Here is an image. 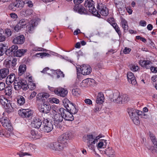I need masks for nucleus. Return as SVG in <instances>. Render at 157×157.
<instances>
[{
	"mask_svg": "<svg viewBox=\"0 0 157 157\" xmlns=\"http://www.w3.org/2000/svg\"><path fill=\"white\" fill-rule=\"evenodd\" d=\"M17 155H18L20 157H23L24 156L28 155H31L29 154V153L27 152H20L19 153H17Z\"/></svg>",
	"mask_w": 157,
	"mask_h": 157,
	"instance_id": "8fccbe9b",
	"label": "nucleus"
},
{
	"mask_svg": "<svg viewBox=\"0 0 157 157\" xmlns=\"http://www.w3.org/2000/svg\"><path fill=\"white\" fill-rule=\"evenodd\" d=\"M5 90L6 92V94L9 95L10 94H11L12 90H11V88L10 87H6L5 88Z\"/></svg>",
	"mask_w": 157,
	"mask_h": 157,
	"instance_id": "864d4df0",
	"label": "nucleus"
},
{
	"mask_svg": "<svg viewBox=\"0 0 157 157\" xmlns=\"http://www.w3.org/2000/svg\"><path fill=\"white\" fill-rule=\"evenodd\" d=\"M35 27V22L33 23L32 22V23L29 24L28 26V29L29 33H31L32 31H33Z\"/></svg>",
	"mask_w": 157,
	"mask_h": 157,
	"instance_id": "79ce46f5",
	"label": "nucleus"
},
{
	"mask_svg": "<svg viewBox=\"0 0 157 157\" xmlns=\"http://www.w3.org/2000/svg\"><path fill=\"white\" fill-rule=\"evenodd\" d=\"M121 24L122 27L124 29V31L126 33L128 31V22L122 17H121Z\"/></svg>",
	"mask_w": 157,
	"mask_h": 157,
	"instance_id": "4be33fe9",
	"label": "nucleus"
},
{
	"mask_svg": "<svg viewBox=\"0 0 157 157\" xmlns=\"http://www.w3.org/2000/svg\"><path fill=\"white\" fill-rule=\"evenodd\" d=\"M59 111L61 114L64 115V119L66 121H72L74 120V114L69 112L63 108L59 109Z\"/></svg>",
	"mask_w": 157,
	"mask_h": 157,
	"instance_id": "0eeeda50",
	"label": "nucleus"
},
{
	"mask_svg": "<svg viewBox=\"0 0 157 157\" xmlns=\"http://www.w3.org/2000/svg\"><path fill=\"white\" fill-rule=\"evenodd\" d=\"M138 110L130 109L128 112L129 115L132 119L136 118V117H138Z\"/></svg>",
	"mask_w": 157,
	"mask_h": 157,
	"instance_id": "a878e982",
	"label": "nucleus"
},
{
	"mask_svg": "<svg viewBox=\"0 0 157 157\" xmlns=\"http://www.w3.org/2000/svg\"><path fill=\"white\" fill-rule=\"evenodd\" d=\"M17 102L20 105H23L25 102V98L22 96H19L17 97Z\"/></svg>",
	"mask_w": 157,
	"mask_h": 157,
	"instance_id": "f704fd0d",
	"label": "nucleus"
},
{
	"mask_svg": "<svg viewBox=\"0 0 157 157\" xmlns=\"http://www.w3.org/2000/svg\"><path fill=\"white\" fill-rule=\"evenodd\" d=\"M42 123L41 120L39 117H35L31 121L32 126L35 128L39 129Z\"/></svg>",
	"mask_w": 157,
	"mask_h": 157,
	"instance_id": "ddd939ff",
	"label": "nucleus"
},
{
	"mask_svg": "<svg viewBox=\"0 0 157 157\" xmlns=\"http://www.w3.org/2000/svg\"><path fill=\"white\" fill-rule=\"evenodd\" d=\"M84 0H74V2L75 5L73 8L74 11L82 14L87 13V10L80 4L82 3Z\"/></svg>",
	"mask_w": 157,
	"mask_h": 157,
	"instance_id": "7ed1b4c3",
	"label": "nucleus"
},
{
	"mask_svg": "<svg viewBox=\"0 0 157 157\" xmlns=\"http://www.w3.org/2000/svg\"><path fill=\"white\" fill-rule=\"evenodd\" d=\"M15 80H17L16 78L15 74L13 73L11 74L8 75L6 78V84L9 83H11L13 82H14Z\"/></svg>",
	"mask_w": 157,
	"mask_h": 157,
	"instance_id": "393cba45",
	"label": "nucleus"
},
{
	"mask_svg": "<svg viewBox=\"0 0 157 157\" xmlns=\"http://www.w3.org/2000/svg\"><path fill=\"white\" fill-rule=\"evenodd\" d=\"M98 10L100 11V13L102 16H106L108 14V10L105 5L101 3L98 4L97 7Z\"/></svg>",
	"mask_w": 157,
	"mask_h": 157,
	"instance_id": "4468645a",
	"label": "nucleus"
},
{
	"mask_svg": "<svg viewBox=\"0 0 157 157\" xmlns=\"http://www.w3.org/2000/svg\"><path fill=\"white\" fill-rule=\"evenodd\" d=\"M63 103L66 110L69 113H71L74 114L76 113L78 111V109L76 108V105L75 104L71 102L69 100L65 98L63 100Z\"/></svg>",
	"mask_w": 157,
	"mask_h": 157,
	"instance_id": "f257e3e1",
	"label": "nucleus"
},
{
	"mask_svg": "<svg viewBox=\"0 0 157 157\" xmlns=\"http://www.w3.org/2000/svg\"><path fill=\"white\" fill-rule=\"evenodd\" d=\"M49 96L48 94L46 93H40L36 96V100L41 103L47 102L46 100Z\"/></svg>",
	"mask_w": 157,
	"mask_h": 157,
	"instance_id": "9b49d317",
	"label": "nucleus"
},
{
	"mask_svg": "<svg viewBox=\"0 0 157 157\" xmlns=\"http://www.w3.org/2000/svg\"><path fill=\"white\" fill-rule=\"evenodd\" d=\"M87 139L88 140V146L93 149V144H95V141L94 140V137H93V135H87Z\"/></svg>",
	"mask_w": 157,
	"mask_h": 157,
	"instance_id": "aec40b11",
	"label": "nucleus"
},
{
	"mask_svg": "<svg viewBox=\"0 0 157 157\" xmlns=\"http://www.w3.org/2000/svg\"><path fill=\"white\" fill-rule=\"evenodd\" d=\"M30 84H29L30 86V87L28 88H29L30 89H31V90H32L36 88L35 84L34 83H33V82H30Z\"/></svg>",
	"mask_w": 157,
	"mask_h": 157,
	"instance_id": "e2e57ef3",
	"label": "nucleus"
},
{
	"mask_svg": "<svg viewBox=\"0 0 157 157\" xmlns=\"http://www.w3.org/2000/svg\"><path fill=\"white\" fill-rule=\"evenodd\" d=\"M36 94V93L35 91H33L30 94V96L29 97V100H31L33 98L35 97Z\"/></svg>",
	"mask_w": 157,
	"mask_h": 157,
	"instance_id": "bf43d9fd",
	"label": "nucleus"
},
{
	"mask_svg": "<svg viewBox=\"0 0 157 157\" xmlns=\"http://www.w3.org/2000/svg\"><path fill=\"white\" fill-rule=\"evenodd\" d=\"M122 99L120 93L118 91H116L113 94L111 101L117 103L121 104L122 103Z\"/></svg>",
	"mask_w": 157,
	"mask_h": 157,
	"instance_id": "2eb2a0df",
	"label": "nucleus"
},
{
	"mask_svg": "<svg viewBox=\"0 0 157 157\" xmlns=\"http://www.w3.org/2000/svg\"><path fill=\"white\" fill-rule=\"evenodd\" d=\"M121 98L122 103L121 104L124 103L128 102L129 99L127 95L126 94H124L122 95Z\"/></svg>",
	"mask_w": 157,
	"mask_h": 157,
	"instance_id": "ea45409f",
	"label": "nucleus"
},
{
	"mask_svg": "<svg viewBox=\"0 0 157 157\" xmlns=\"http://www.w3.org/2000/svg\"><path fill=\"white\" fill-rule=\"evenodd\" d=\"M21 28L18 24H17L14 28V29L15 31L18 32L19 30H21Z\"/></svg>",
	"mask_w": 157,
	"mask_h": 157,
	"instance_id": "69168bd1",
	"label": "nucleus"
},
{
	"mask_svg": "<svg viewBox=\"0 0 157 157\" xmlns=\"http://www.w3.org/2000/svg\"><path fill=\"white\" fill-rule=\"evenodd\" d=\"M26 66L25 64L21 65L20 66L18 69V75L21 76L26 71Z\"/></svg>",
	"mask_w": 157,
	"mask_h": 157,
	"instance_id": "c85d7f7f",
	"label": "nucleus"
},
{
	"mask_svg": "<svg viewBox=\"0 0 157 157\" xmlns=\"http://www.w3.org/2000/svg\"><path fill=\"white\" fill-rule=\"evenodd\" d=\"M62 121H55L54 120V124L57 128H59L60 126V123Z\"/></svg>",
	"mask_w": 157,
	"mask_h": 157,
	"instance_id": "6e6d98bb",
	"label": "nucleus"
},
{
	"mask_svg": "<svg viewBox=\"0 0 157 157\" xmlns=\"http://www.w3.org/2000/svg\"><path fill=\"white\" fill-rule=\"evenodd\" d=\"M0 122L2 126L9 131H12L13 128L9 119L6 117H2L0 119Z\"/></svg>",
	"mask_w": 157,
	"mask_h": 157,
	"instance_id": "423d86ee",
	"label": "nucleus"
},
{
	"mask_svg": "<svg viewBox=\"0 0 157 157\" xmlns=\"http://www.w3.org/2000/svg\"><path fill=\"white\" fill-rule=\"evenodd\" d=\"M43 126L40 128V131L45 133L50 132L53 129V125L52 121H49L48 119H44L43 121Z\"/></svg>",
	"mask_w": 157,
	"mask_h": 157,
	"instance_id": "20e7f679",
	"label": "nucleus"
},
{
	"mask_svg": "<svg viewBox=\"0 0 157 157\" xmlns=\"http://www.w3.org/2000/svg\"><path fill=\"white\" fill-rule=\"evenodd\" d=\"M14 87L15 89L17 90H19L21 89H22V86L20 85V83L18 80H15L13 83Z\"/></svg>",
	"mask_w": 157,
	"mask_h": 157,
	"instance_id": "72a5a7b5",
	"label": "nucleus"
},
{
	"mask_svg": "<svg viewBox=\"0 0 157 157\" xmlns=\"http://www.w3.org/2000/svg\"><path fill=\"white\" fill-rule=\"evenodd\" d=\"M2 33H4L3 30H0V42H2L5 41L6 39L5 36L3 35Z\"/></svg>",
	"mask_w": 157,
	"mask_h": 157,
	"instance_id": "603ef678",
	"label": "nucleus"
},
{
	"mask_svg": "<svg viewBox=\"0 0 157 157\" xmlns=\"http://www.w3.org/2000/svg\"><path fill=\"white\" fill-rule=\"evenodd\" d=\"M140 64L141 65L142 67H144L150 64L151 63V62L148 60H143L140 61Z\"/></svg>",
	"mask_w": 157,
	"mask_h": 157,
	"instance_id": "4c0bfd02",
	"label": "nucleus"
},
{
	"mask_svg": "<svg viewBox=\"0 0 157 157\" xmlns=\"http://www.w3.org/2000/svg\"><path fill=\"white\" fill-rule=\"evenodd\" d=\"M54 71L57 74V77L58 78L60 77L63 78L64 77V74L63 73V72L60 70Z\"/></svg>",
	"mask_w": 157,
	"mask_h": 157,
	"instance_id": "58836bf2",
	"label": "nucleus"
},
{
	"mask_svg": "<svg viewBox=\"0 0 157 157\" xmlns=\"http://www.w3.org/2000/svg\"><path fill=\"white\" fill-rule=\"evenodd\" d=\"M70 133L69 132H66L63 134L62 135L60 136L58 138V140L62 144L64 145L66 147L67 145V141L70 138Z\"/></svg>",
	"mask_w": 157,
	"mask_h": 157,
	"instance_id": "1a4fd4ad",
	"label": "nucleus"
},
{
	"mask_svg": "<svg viewBox=\"0 0 157 157\" xmlns=\"http://www.w3.org/2000/svg\"><path fill=\"white\" fill-rule=\"evenodd\" d=\"M27 51V50H14L13 56L21 57L23 56Z\"/></svg>",
	"mask_w": 157,
	"mask_h": 157,
	"instance_id": "5701e85b",
	"label": "nucleus"
},
{
	"mask_svg": "<svg viewBox=\"0 0 157 157\" xmlns=\"http://www.w3.org/2000/svg\"><path fill=\"white\" fill-rule=\"evenodd\" d=\"M80 90L78 89H73L72 90V94L75 96H77L80 93Z\"/></svg>",
	"mask_w": 157,
	"mask_h": 157,
	"instance_id": "de8ad7c7",
	"label": "nucleus"
},
{
	"mask_svg": "<svg viewBox=\"0 0 157 157\" xmlns=\"http://www.w3.org/2000/svg\"><path fill=\"white\" fill-rule=\"evenodd\" d=\"M3 78H6L9 73V70L8 68H4L1 69Z\"/></svg>",
	"mask_w": 157,
	"mask_h": 157,
	"instance_id": "e433bc0d",
	"label": "nucleus"
},
{
	"mask_svg": "<svg viewBox=\"0 0 157 157\" xmlns=\"http://www.w3.org/2000/svg\"><path fill=\"white\" fill-rule=\"evenodd\" d=\"M132 119L135 124L138 125L140 124V121L139 120V117H136V118H132Z\"/></svg>",
	"mask_w": 157,
	"mask_h": 157,
	"instance_id": "09e8293b",
	"label": "nucleus"
},
{
	"mask_svg": "<svg viewBox=\"0 0 157 157\" xmlns=\"http://www.w3.org/2000/svg\"><path fill=\"white\" fill-rule=\"evenodd\" d=\"M13 5L14 4H13L12 3L10 4L8 6L9 9L13 11H15L16 10V9L15 8Z\"/></svg>",
	"mask_w": 157,
	"mask_h": 157,
	"instance_id": "052dcab7",
	"label": "nucleus"
},
{
	"mask_svg": "<svg viewBox=\"0 0 157 157\" xmlns=\"http://www.w3.org/2000/svg\"><path fill=\"white\" fill-rule=\"evenodd\" d=\"M50 100L51 102L56 104H58L59 102V100L55 98H52L51 99H50Z\"/></svg>",
	"mask_w": 157,
	"mask_h": 157,
	"instance_id": "4d7b16f0",
	"label": "nucleus"
},
{
	"mask_svg": "<svg viewBox=\"0 0 157 157\" xmlns=\"http://www.w3.org/2000/svg\"><path fill=\"white\" fill-rule=\"evenodd\" d=\"M17 61V59L16 58H13L12 60L7 59L4 60L3 64L7 68L10 67H13L15 66Z\"/></svg>",
	"mask_w": 157,
	"mask_h": 157,
	"instance_id": "f8f14e48",
	"label": "nucleus"
},
{
	"mask_svg": "<svg viewBox=\"0 0 157 157\" xmlns=\"http://www.w3.org/2000/svg\"><path fill=\"white\" fill-rule=\"evenodd\" d=\"M151 80L154 82L157 83V75H155L152 76L151 78Z\"/></svg>",
	"mask_w": 157,
	"mask_h": 157,
	"instance_id": "774afa93",
	"label": "nucleus"
},
{
	"mask_svg": "<svg viewBox=\"0 0 157 157\" xmlns=\"http://www.w3.org/2000/svg\"><path fill=\"white\" fill-rule=\"evenodd\" d=\"M20 83V85L22 86V89L24 90H26L28 89V88L30 87V85H28L26 80L23 79L18 80Z\"/></svg>",
	"mask_w": 157,
	"mask_h": 157,
	"instance_id": "412c9836",
	"label": "nucleus"
},
{
	"mask_svg": "<svg viewBox=\"0 0 157 157\" xmlns=\"http://www.w3.org/2000/svg\"><path fill=\"white\" fill-rule=\"evenodd\" d=\"M149 136L153 144L155 146V147L157 149V139L154 135L151 133L150 132H149Z\"/></svg>",
	"mask_w": 157,
	"mask_h": 157,
	"instance_id": "c756f323",
	"label": "nucleus"
},
{
	"mask_svg": "<svg viewBox=\"0 0 157 157\" xmlns=\"http://www.w3.org/2000/svg\"><path fill=\"white\" fill-rule=\"evenodd\" d=\"M147 148L148 150H150L153 154L157 153V149L155 147V146L154 147L153 146H148V147H147Z\"/></svg>",
	"mask_w": 157,
	"mask_h": 157,
	"instance_id": "37998d69",
	"label": "nucleus"
},
{
	"mask_svg": "<svg viewBox=\"0 0 157 157\" xmlns=\"http://www.w3.org/2000/svg\"><path fill=\"white\" fill-rule=\"evenodd\" d=\"M15 2L17 5L18 10L21 9L25 5V2L22 0H16Z\"/></svg>",
	"mask_w": 157,
	"mask_h": 157,
	"instance_id": "473e14b6",
	"label": "nucleus"
},
{
	"mask_svg": "<svg viewBox=\"0 0 157 157\" xmlns=\"http://www.w3.org/2000/svg\"><path fill=\"white\" fill-rule=\"evenodd\" d=\"M129 67L131 70L133 71H136L139 69V67L137 66H135L134 64H131L129 66Z\"/></svg>",
	"mask_w": 157,
	"mask_h": 157,
	"instance_id": "49530a36",
	"label": "nucleus"
},
{
	"mask_svg": "<svg viewBox=\"0 0 157 157\" xmlns=\"http://www.w3.org/2000/svg\"><path fill=\"white\" fill-rule=\"evenodd\" d=\"M6 101L7 103L4 102V105H6V111L8 113L11 112L13 111V108L11 104L9 102L8 103V101L7 100Z\"/></svg>",
	"mask_w": 157,
	"mask_h": 157,
	"instance_id": "cd10ccee",
	"label": "nucleus"
},
{
	"mask_svg": "<svg viewBox=\"0 0 157 157\" xmlns=\"http://www.w3.org/2000/svg\"><path fill=\"white\" fill-rule=\"evenodd\" d=\"M31 134L33 136H34V138L35 139H37L40 137V135L38 134V132L35 131V130H32L31 131Z\"/></svg>",
	"mask_w": 157,
	"mask_h": 157,
	"instance_id": "a19ab883",
	"label": "nucleus"
},
{
	"mask_svg": "<svg viewBox=\"0 0 157 157\" xmlns=\"http://www.w3.org/2000/svg\"><path fill=\"white\" fill-rule=\"evenodd\" d=\"M128 81L132 85H135L137 83L136 80L133 73L128 72L127 74Z\"/></svg>",
	"mask_w": 157,
	"mask_h": 157,
	"instance_id": "6ab92c4d",
	"label": "nucleus"
},
{
	"mask_svg": "<svg viewBox=\"0 0 157 157\" xmlns=\"http://www.w3.org/2000/svg\"><path fill=\"white\" fill-rule=\"evenodd\" d=\"M94 2L92 0H85L84 6L85 7L88 8L89 11L90 12L94 15L100 18L101 15L95 8Z\"/></svg>",
	"mask_w": 157,
	"mask_h": 157,
	"instance_id": "f03ea898",
	"label": "nucleus"
},
{
	"mask_svg": "<svg viewBox=\"0 0 157 157\" xmlns=\"http://www.w3.org/2000/svg\"><path fill=\"white\" fill-rule=\"evenodd\" d=\"M25 38L23 35H21L15 37L13 40V42L14 44H21L24 43Z\"/></svg>",
	"mask_w": 157,
	"mask_h": 157,
	"instance_id": "a211bd4d",
	"label": "nucleus"
},
{
	"mask_svg": "<svg viewBox=\"0 0 157 157\" xmlns=\"http://www.w3.org/2000/svg\"><path fill=\"white\" fill-rule=\"evenodd\" d=\"M18 114L23 117L28 118H32L33 113L32 111L29 109H20L18 111Z\"/></svg>",
	"mask_w": 157,
	"mask_h": 157,
	"instance_id": "9d476101",
	"label": "nucleus"
},
{
	"mask_svg": "<svg viewBox=\"0 0 157 157\" xmlns=\"http://www.w3.org/2000/svg\"><path fill=\"white\" fill-rule=\"evenodd\" d=\"M24 2H25V4H27V6L29 7H32L33 6V4L30 0H25Z\"/></svg>",
	"mask_w": 157,
	"mask_h": 157,
	"instance_id": "3c124183",
	"label": "nucleus"
},
{
	"mask_svg": "<svg viewBox=\"0 0 157 157\" xmlns=\"http://www.w3.org/2000/svg\"><path fill=\"white\" fill-rule=\"evenodd\" d=\"M49 147L54 150L59 151L62 150L65 147L64 144L58 140L51 143L49 145Z\"/></svg>",
	"mask_w": 157,
	"mask_h": 157,
	"instance_id": "6e6552de",
	"label": "nucleus"
},
{
	"mask_svg": "<svg viewBox=\"0 0 157 157\" xmlns=\"http://www.w3.org/2000/svg\"><path fill=\"white\" fill-rule=\"evenodd\" d=\"M102 107V104L96 103L95 104V107L94 108V112H96L100 111L101 110Z\"/></svg>",
	"mask_w": 157,
	"mask_h": 157,
	"instance_id": "c03bdc74",
	"label": "nucleus"
},
{
	"mask_svg": "<svg viewBox=\"0 0 157 157\" xmlns=\"http://www.w3.org/2000/svg\"><path fill=\"white\" fill-rule=\"evenodd\" d=\"M14 50H6L5 51V54L8 56H13Z\"/></svg>",
	"mask_w": 157,
	"mask_h": 157,
	"instance_id": "a18cd8bd",
	"label": "nucleus"
},
{
	"mask_svg": "<svg viewBox=\"0 0 157 157\" xmlns=\"http://www.w3.org/2000/svg\"><path fill=\"white\" fill-rule=\"evenodd\" d=\"M64 119V115L60 114L57 113L55 114L54 116V120L59 121H62Z\"/></svg>",
	"mask_w": 157,
	"mask_h": 157,
	"instance_id": "7c9ffc66",
	"label": "nucleus"
},
{
	"mask_svg": "<svg viewBox=\"0 0 157 157\" xmlns=\"http://www.w3.org/2000/svg\"><path fill=\"white\" fill-rule=\"evenodd\" d=\"M39 111L44 113H48L51 109L50 105L47 102L41 103L38 104Z\"/></svg>",
	"mask_w": 157,
	"mask_h": 157,
	"instance_id": "39448f33",
	"label": "nucleus"
},
{
	"mask_svg": "<svg viewBox=\"0 0 157 157\" xmlns=\"http://www.w3.org/2000/svg\"><path fill=\"white\" fill-rule=\"evenodd\" d=\"M114 150L112 149L111 147H109L105 149V151H104V153L109 157H114Z\"/></svg>",
	"mask_w": 157,
	"mask_h": 157,
	"instance_id": "bb28decb",
	"label": "nucleus"
},
{
	"mask_svg": "<svg viewBox=\"0 0 157 157\" xmlns=\"http://www.w3.org/2000/svg\"><path fill=\"white\" fill-rule=\"evenodd\" d=\"M5 33L7 37H9L11 36L12 34L11 30L8 29H5Z\"/></svg>",
	"mask_w": 157,
	"mask_h": 157,
	"instance_id": "5fc2aeb1",
	"label": "nucleus"
},
{
	"mask_svg": "<svg viewBox=\"0 0 157 157\" xmlns=\"http://www.w3.org/2000/svg\"><path fill=\"white\" fill-rule=\"evenodd\" d=\"M48 89L51 92H53L56 94V91L57 90V88H55L52 87H51L49 86H48Z\"/></svg>",
	"mask_w": 157,
	"mask_h": 157,
	"instance_id": "13d9d810",
	"label": "nucleus"
},
{
	"mask_svg": "<svg viewBox=\"0 0 157 157\" xmlns=\"http://www.w3.org/2000/svg\"><path fill=\"white\" fill-rule=\"evenodd\" d=\"M92 71V69L88 65L83 64L82 67V73L83 75L90 74Z\"/></svg>",
	"mask_w": 157,
	"mask_h": 157,
	"instance_id": "f3484780",
	"label": "nucleus"
},
{
	"mask_svg": "<svg viewBox=\"0 0 157 157\" xmlns=\"http://www.w3.org/2000/svg\"><path fill=\"white\" fill-rule=\"evenodd\" d=\"M150 70L151 71L154 73H156L157 72V67H155L151 66V67Z\"/></svg>",
	"mask_w": 157,
	"mask_h": 157,
	"instance_id": "338daca9",
	"label": "nucleus"
},
{
	"mask_svg": "<svg viewBox=\"0 0 157 157\" xmlns=\"http://www.w3.org/2000/svg\"><path fill=\"white\" fill-rule=\"evenodd\" d=\"M56 92V94L63 97H65L68 93V91L66 89L60 87H57V90Z\"/></svg>",
	"mask_w": 157,
	"mask_h": 157,
	"instance_id": "dca6fc26",
	"label": "nucleus"
},
{
	"mask_svg": "<svg viewBox=\"0 0 157 157\" xmlns=\"http://www.w3.org/2000/svg\"><path fill=\"white\" fill-rule=\"evenodd\" d=\"M147 24L146 22L144 20H141L139 22V25L141 26L144 27Z\"/></svg>",
	"mask_w": 157,
	"mask_h": 157,
	"instance_id": "680f3d73",
	"label": "nucleus"
},
{
	"mask_svg": "<svg viewBox=\"0 0 157 157\" xmlns=\"http://www.w3.org/2000/svg\"><path fill=\"white\" fill-rule=\"evenodd\" d=\"M33 13V11L30 9H27L25 11V13L27 15H31Z\"/></svg>",
	"mask_w": 157,
	"mask_h": 157,
	"instance_id": "0e129e2a",
	"label": "nucleus"
},
{
	"mask_svg": "<svg viewBox=\"0 0 157 157\" xmlns=\"http://www.w3.org/2000/svg\"><path fill=\"white\" fill-rule=\"evenodd\" d=\"M27 21L25 19H23L20 20L17 23L21 28H25L26 26Z\"/></svg>",
	"mask_w": 157,
	"mask_h": 157,
	"instance_id": "c9c22d12",
	"label": "nucleus"
},
{
	"mask_svg": "<svg viewBox=\"0 0 157 157\" xmlns=\"http://www.w3.org/2000/svg\"><path fill=\"white\" fill-rule=\"evenodd\" d=\"M113 27L115 30L116 32L118 34L119 37H121L122 36L121 32L120 29V28L116 23L113 24Z\"/></svg>",
	"mask_w": 157,
	"mask_h": 157,
	"instance_id": "2f4dec72",
	"label": "nucleus"
},
{
	"mask_svg": "<svg viewBox=\"0 0 157 157\" xmlns=\"http://www.w3.org/2000/svg\"><path fill=\"white\" fill-rule=\"evenodd\" d=\"M104 94L101 92L98 93L96 100V103L102 104L104 101Z\"/></svg>",
	"mask_w": 157,
	"mask_h": 157,
	"instance_id": "b1692460",
	"label": "nucleus"
}]
</instances>
